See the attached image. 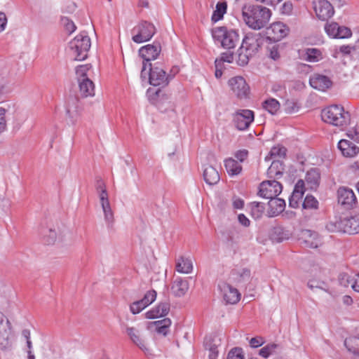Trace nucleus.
Returning a JSON list of instances; mask_svg holds the SVG:
<instances>
[{
  "instance_id": "obj_48",
  "label": "nucleus",
  "mask_w": 359,
  "mask_h": 359,
  "mask_svg": "<svg viewBox=\"0 0 359 359\" xmlns=\"http://www.w3.org/2000/svg\"><path fill=\"white\" fill-rule=\"evenodd\" d=\"M156 294V292L154 290H149L146 292L141 301H142V303L147 307L155 301Z\"/></svg>"
},
{
  "instance_id": "obj_46",
  "label": "nucleus",
  "mask_w": 359,
  "mask_h": 359,
  "mask_svg": "<svg viewBox=\"0 0 359 359\" xmlns=\"http://www.w3.org/2000/svg\"><path fill=\"white\" fill-rule=\"evenodd\" d=\"M90 69L89 65H79L76 69V74L77 77V81H81L82 79H88L87 72Z\"/></svg>"
},
{
  "instance_id": "obj_34",
  "label": "nucleus",
  "mask_w": 359,
  "mask_h": 359,
  "mask_svg": "<svg viewBox=\"0 0 359 359\" xmlns=\"http://www.w3.org/2000/svg\"><path fill=\"white\" fill-rule=\"evenodd\" d=\"M227 9V3L226 1L222 0L217 2L216 4L215 10L212 15V20L217 22L223 18L224 15L226 13Z\"/></svg>"
},
{
  "instance_id": "obj_1",
  "label": "nucleus",
  "mask_w": 359,
  "mask_h": 359,
  "mask_svg": "<svg viewBox=\"0 0 359 359\" xmlns=\"http://www.w3.org/2000/svg\"><path fill=\"white\" fill-rule=\"evenodd\" d=\"M242 19L254 30H259L267 25L272 15L271 11L264 6L246 3L241 8Z\"/></svg>"
},
{
  "instance_id": "obj_20",
  "label": "nucleus",
  "mask_w": 359,
  "mask_h": 359,
  "mask_svg": "<svg viewBox=\"0 0 359 359\" xmlns=\"http://www.w3.org/2000/svg\"><path fill=\"white\" fill-rule=\"evenodd\" d=\"M300 241L306 247L310 248H316L320 244L318 233L309 229L302 231Z\"/></svg>"
},
{
  "instance_id": "obj_36",
  "label": "nucleus",
  "mask_w": 359,
  "mask_h": 359,
  "mask_svg": "<svg viewBox=\"0 0 359 359\" xmlns=\"http://www.w3.org/2000/svg\"><path fill=\"white\" fill-rule=\"evenodd\" d=\"M283 164L279 161H273L267 170L269 178L278 177L283 175Z\"/></svg>"
},
{
  "instance_id": "obj_38",
  "label": "nucleus",
  "mask_w": 359,
  "mask_h": 359,
  "mask_svg": "<svg viewBox=\"0 0 359 359\" xmlns=\"http://www.w3.org/2000/svg\"><path fill=\"white\" fill-rule=\"evenodd\" d=\"M156 326V331L165 336L168 331V327L171 325V320L169 318H164L154 323Z\"/></svg>"
},
{
  "instance_id": "obj_64",
  "label": "nucleus",
  "mask_w": 359,
  "mask_h": 359,
  "mask_svg": "<svg viewBox=\"0 0 359 359\" xmlns=\"http://www.w3.org/2000/svg\"><path fill=\"white\" fill-rule=\"evenodd\" d=\"M244 206V201L238 197L233 198V207L235 209H242Z\"/></svg>"
},
{
  "instance_id": "obj_8",
  "label": "nucleus",
  "mask_w": 359,
  "mask_h": 359,
  "mask_svg": "<svg viewBox=\"0 0 359 359\" xmlns=\"http://www.w3.org/2000/svg\"><path fill=\"white\" fill-rule=\"evenodd\" d=\"M13 336L8 320L0 313V350L10 351L13 348Z\"/></svg>"
},
{
  "instance_id": "obj_24",
  "label": "nucleus",
  "mask_w": 359,
  "mask_h": 359,
  "mask_svg": "<svg viewBox=\"0 0 359 359\" xmlns=\"http://www.w3.org/2000/svg\"><path fill=\"white\" fill-rule=\"evenodd\" d=\"M79 86V93L81 97H87L95 95L94 83L89 79H82L78 81Z\"/></svg>"
},
{
  "instance_id": "obj_49",
  "label": "nucleus",
  "mask_w": 359,
  "mask_h": 359,
  "mask_svg": "<svg viewBox=\"0 0 359 359\" xmlns=\"http://www.w3.org/2000/svg\"><path fill=\"white\" fill-rule=\"evenodd\" d=\"M339 281L341 285L348 287L351 286L352 287L353 283V277L349 276L347 273H341L339 276Z\"/></svg>"
},
{
  "instance_id": "obj_37",
  "label": "nucleus",
  "mask_w": 359,
  "mask_h": 359,
  "mask_svg": "<svg viewBox=\"0 0 359 359\" xmlns=\"http://www.w3.org/2000/svg\"><path fill=\"white\" fill-rule=\"evenodd\" d=\"M43 241L47 245L55 243L57 238V232L52 228H43L41 230Z\"/></svg>"
},
{
  "instance_id": "obj_58",
  "label": "nucleus",
  "mask_w": 359,
  "mask_h": 359,
  "mask_svg": "<svg viewBox=\"0 0 359 359\" xmlns=\"http://www.w3.org/2000/svg\"><path fill=\"white\" fill-rule=\"evenodd\" d=\"M268 49L269 51V57L271 59L276 60L280 57L277 45H273L271 47H269Z\"/></svg>"
},
{
  "instance_id": "obj_16",
  "label": "nucleus",
  "mask_w": 359,
  "mask_h": 359,
  "mask_svg": "<svg viewBox=\"0 0 359 359\" xmlns=\"http://www.w3.org/2000/svg\"><path fill=\"white\" fill-rule=\"evenodd\" d=\"M126 332L133 344L138 346L145 354H149L150 351L146 346L144 339L142 338L140 331L134 327H126Z\"/></svg>"
},
{
  "instance_id": "obj_22",
  "label": "nucleus",
  "mask_w": 359,
  "mask_h": 359,
  "mask_svg": "<svg viewBox=\"0 0 359 359\" xmlns=\"http://www.w3.org/2000/svg\"><path fill=\"white\" fill-rule=\"evenodd\" d=\"M171 292L177 297H183L189 290V283L181 277H177L171 285Z\"/></svg>"
},
{
  "instance_id": "obj_52",
  "label": "nucleus",
  "mask_w": 359,
  "mask_h": 359,
  "mask_svg": "<svg viewBox=\"0 0 359 359\" xmlns=\"http://www.w3.org/2000/svg\"><path fill=\"white\" fill-rule=\"evenodd\" d=\"M144 308H146V306L142 303L141 299L134 302L130 306V310L133 314L140 313Z\"/></svg>"
},
{
  "instance_id": "obj_13",
  "label": "nucleus",
  "mask_w": 359,
  "mask_h": 359,
  "mask_svg": "<svg viewBox=\"0 0 359 359\" xmlns=\"http://www.w3.org/2000/svg\"><path fill=\"white\" fill-rule=\"evenodd\" d=\"M289 33V28L281 22H276L267 28L266 39L273 42L279 41Z\"/></svg>"
},
{
  "instance_id": "obj_43",
  "label": "nucleus",
  "mask_w": 359,
  "mask_h": 359,
  "mask_svg": "<svg viewBox=\"0 0 359 359\" xmlns=\"http://www.w3.org/2000/svg\"><path fill=\"white\" fill-rule=\"evenodd\" d=\"M357 338L349 337L345 339L344 345L349 352L353 353L355 355L359 356V348L358 347Z\"/></svg>"
},
{
  "instance_id": "obj_9",
  "label": "nucleus",
  "mask_w": 359,
  "mask_h": 359,
  "mask_svg": "<svg viewBox=\"0 0 359 359\" xmlns=\"http://www.w3.org/2000/svg\"><path fill=\"white\" fill-rule=\"evenodd\" d=\"M282 189L281 184L278 181L267 180L260 184L258 194L262 198L271 199L278 196L281 193Z\"/></svg>"
},
{
  "instance_id": "obj_3",
  "label": "nucleus",
  "mask_w": 359,
  "mask_h": 359,
  "mask_svg": "<svg viewBox=\"0 0 359 359\" xmlns=\"http://www.w3.org/2000/svg\"><path fill=\"white\" fill-rule=\"evenodd\" d=\"M322 120L335 126H344L349 123L351 115L343 107L337 104L330 105L321 111Z\"/></svg>"
},
{
  "instance_id": "obj_30",
  "label": "nucleus",
  "mask_w": 359,
  "mask_h": 359,
  "mask_svg": "<svg viewBox=\"0 0 359 359\" xmlns=\"http://www.w3.org/2000/svg\"><path fill=\"white\" fill-rule=\"evenodd\" d=\"M148 93L149 99L152 104H156L158 107H160L161 103L163 102L164 100H168L170 98V95L168 94L165 93L161 89H158L155 91L149 89Z\"/></svg>"
},
{
  "instance_id": "obj_59",
  "label": "nucleus",
  "mask_w": 359,
  "mask_h": 359,
  "mask_svg": "<svg viewBox=\"0 0 359 359\" xmlns=\"http://www.w3.org/2000/svg\"><path fill=\"white\" fill-rule=\"evenodd\" d=\"M97 194L99 195L101 205L109 203L107 189H102L100 192H97Z\"/></svg>"
},
{
  "instance_id": "obj_57",
  "label": "nucleus",
  "mask_w": 359,
  "mask_h": 359,
  "mask_svg": "<svg viewBox=\"0 0 359 359\" xmlns=\"http://www.w3.org/2000/svg\"><path fill=\"white\" fill-rule=\"evenodd\" d=\"M292 10L293 5L290 1L285 2L280 8L281 13L285 15H290L292 12Z\"/></svg>"
},
{
  "instance_id": "obj_5",
  "label": "nucleus",
  "mask_w": 359,
  "mask_h": 359,
  "mask_svg": "<svg viewBox=\"0 0 359 359\" xmlns=\"http://www.w3.org/2000/svg\"><path fill=\"white\" fill-rule=\"evenodd\" d=\"M358 219L355 215L350 217L336 219L334 221L329 222L326 229L330 232H341L348 234H356L359 233Z\"/></svg>"
},
{
  "instance_id": "obj_51",
  "label": "nucleus",
  "mask_w": 359,
  "mask_h": 359,
  "mask_svg": "<svg viewBox=\"0 0 359 359\" xmlns=\"http://www.w3.org/2000/svg\"><path fill=\"white\" fill-rule=\"evenodd\" d=\"M227 359H244L243 349L238 347L232 348L228 353Z\"/></svg>"
},
{
  "instance_id": "obj_63",
  "label": "nucleus",
  "mask_w": 359,
  "mask_h": 359,
  "mask_svg": "<svg viewBox=\"0 0 359 359\" xmlns=\"http://www.w3.org/2000/svg\"><path fill=\"white\" fill-rule=\"evenodd\" d=\"M264 343L262 337H253L250 341V344L252 348L261 346Z\"/></svg>"
},
{
  "instance_id": "obj_10",
  "label": "nucleus",
  "mask_w": 359,
  "mask_h": 359,
  "mask_svg": "<svg viewBox=\"0 0 359 359\" xmlns=\"http://www.w3.org/2000/svg\"><path fill=\"white\" fill-rule=\"evenodd\" d=\"M255 114L250 109H238L233 115V121L239 130L248 129L254 121Z\"/></svg>"
},
{
  "instance_id": "obj_35",
  "label": "nucleus",
  "mask_w": 359,
  "mask_h": 359,
  "mask_svg": "<svg viewBox=\"0 0 359 359\" xmlns=\"http://www.w3.org/2000/svg\"><path fill=\"white\" fill-rule=\"evenodd\" d=\"M205 347L209 351V359H217L218 356L217 344L215 343V339L206 337L205 339Z\"/></svg>"
},
{
  "instance_id": "obj_44",
  "label": "nucleus",
  "mask_w": 359,
  "mask_h": 359,
  "mask_svg": "<svg viewBox=\"0 0 359 359\" xmlns=\"http://www.w3.org/2000/svg\"><path fill=\"white\" fill-rule=\"evenodd\" d=\"M278 346L276 344H269L259 351V355L264 358H266L269 355L276 353V349L278 348Z\"/></svg>"
},
{
  "instance_id": "obj_56",
  "label": "nucleus",
  "mask_w": 359,
  "mask_h": 359,
  "mask_svg": "<svg viewBox=\"0 0 359 359\" xmlns=\"http://www.w3.org/2000/svg\"><path fill=\"white\" fill-rule=\"evenodd\" d=\"M223 62H226L231 63L234 59L233 52L228 50L226 52L222 53L219 58Z\"/></svg>"
},
{
  "instance_id": "obj_12",
  "label": "nucleus",
  "mask_w": 359,
  "mask_h": 359,
  "mask_svg": "<svg viewBox=\"0 0 359 359\" xmlns=\"http://www.w3.org/2000/svg\"><path fill=\"white\" fill-rule=\"evenodd\" d=\"M161 52V45L158 41H155L152 44H148L142 46L139 50V55L143 59V62L151 63V60L158 58Z\"/></svg>"
},
{
  "instance_id": "obj_40",
  "label": "nucleus",
  "mask_w": 359,
  "mask_h": 359,
  "mask_svg": "<svg viewBox=\"0 0 359 359\" xmlns=\"http://www.w3.org/2000/svg\"><path fill=\"white\" fill-rule=\"evenodd\" d=\"M101 206L104 212V220L107 224L108 228H112L114 224V214L111 210L110 203Z\"/></svg>"
},
{
  "instance_id": "obj_31",
  "label": "nucleus",
  "mask_w": 359,
  "mask_h": 359,
  "mask_svg": "<svg viewBox=\"0 0 359 359\" xmlns=\"http://www.w3.org/2000/svg\"><path fill=\"white\" fill-rule=\"evenodd\" d=\"M258 46L259 44L255 37L247 35L243 38L239 48H242L243 50L246 52L253 53L257 49Z\"/></svg>"
},
{
  "instance_id": "obj_39",
  "label": "nucleus",
  "mask_w": 359,
  "mask_h": 359,
  "mask_svg": "<svg viewBox=\"0 0 359 359\" xmlns=\"http://www.w3.org/2000/svg\"><path fill=\"white\" fill-rule=\"evenodd\" d=\"M263 107L271 114H275L280 109V104L274 98H270L263 102Z\"/></svg>"
},
{
  "instance_id": "obj_29",
  "label": "nucleus",
  "mask_w": 359,
  "mask_h": 359,
  "mask_svg": "<svg viewBox=\"0 0 359 359\" xmlns=\"http://www.w3.org/2000/svg\"><path fill=\"white\" fill-rule=\"evenodd\" d=\"M290 237L289 231L282 226H275L271 233V238L276 243H281L283 241L288 240Z\"/></svg>"
},
{
  "instance_id": "obj_53",
  "label": "nucleus",
  "mask_w": 359,
  "mask_h": 359,
  "mask_svg": "<svg viewBox=\"0 0 359 359\" xmlns=\"http://www.w3.org/2000/svg\"><path fill=\"white\" fill-rule=\"evenodd\" d=\"M6 109L0 107V134L6 130Z\"/></svg>"
},
{
  "instance_id": "obj_19",
  "label": "nucleus",
  "mask_w": 359,
  "mask_h": 359,
  "mask_svg": "<svg viewBox=\"0 0 359 359\" xmlns=\"http://www.w3.org/2000/svg\"><path fill=\"white\" fill-rule=\"evenodd\" d=\"M304 182L302 180H299L296 183L293 192L289 198V205L292 208L299 207V201L302 198L305 189Z\"/></svg>"
},
{
  "instance_id": "obj_11",
  "label": "nucleus",
  "mask_w": 359,
  "mask_h": 359,
  "mask_svg": "<svg viewBox=\"0 0 359 359\" xmlns=\"http://www.w3.org/2000/svg\"><path fill=\"white\" fill-rule=\"evenodd\" d=\"M313 7L317 18L320 20H327L334 13L332 5L327 0H313Z\"/></svg>"
},
{
  "instance_id": "obj_25",
  "label": "nucleus",
  "mask_w": 359,
  "mask_h": 359,
  "mask_svg": "<svg viewBox=\"0 0 359 359\" xmlns=\"http://www.w3.org/2000/svg\"><path fill=\"white\" fill-rule=\"evenodd\" d=\"M203 176L205 182L210 186L217 184L220 180L218 171L212 165L205 168Z\"/></svg>"
},
{
  "instance_id": "obj_2",
  "label": "nucleus",
  "mask_w": 359,
  "mask_h": 359,
  "mask_svg": "<svg viewBox=\"0 0 359 359\" xmlns=\"http://www.w3.org/2000/svg\"><path fill=\"white\" fill-rule=\"evenodd\" d=\"M140 76L142 79H146L148 77L151 85L162 88L167 86L173 78V76L168 74L162 67L156 64L152 65L151 63L147 65L145 62L142 63Z\"/></svg>"
},
{
  "instance_id": "obj_32",
  "label": "nucleus",
  "mask_w": 359,
  "mask_h": 359,
  "mask_svg": "<svg viewBox=\"0 0 359 359\" xmlns=\"http://www.w3.org/2000/svg\"><path fill=\"white\" fill-rule=\"evenodd\" d=\"M224 166L226 172L230 175H237L242 171L241 165L237 161L231 158L224 161Z\"/></svg>"
},
{
  "instance_id": "obj_61",
  "label": "nucleus",
  "mask_w": 359,
  "mask_h": 359,
  "mask_svg": "<svg viewBox=\"0 0 359 359\" xmlns=\"http://www.w3.org/2000/svg\"><path fill=\"white\" fill-rule=\"evenodd\" d=\"M248 156V151L246 149L239 150L235 154V157L240 161H244Z\"/></svg>"
},
{
  "instance_id": "obj_26",
  "label": "nucleus",
  "mask_w": 359,
  "mask_h": 359,
  "mask_svg": "<svg viewBox=\"0 0 359 359\" xmlns=\"http://www.w3.org/2000/svg\"><path fill=\"white\" fill-rule=\"evenodd\" d=\"M302 58L310 62H316L323 59V53L318 48H308L303 50Z\"/></svg>"
},
{
  "instance_id": "obj_17",
  "label": "nucleus",
  "mask_w": 359,
  "mask_h": 359,
  "mask_svg": "<svg viewBox=\"0 0 359 359\" xmlns=\"http://www.w3.org/2000/svg\"><path fill=\"white\" fill-rule=\"evenodd\" d=\"M309 83L312 88L321 91H325L332 85L329 77L318 74H316L310 78Z\"/></svg>"
},
{
  "instance_id": "obj_7",
  "label": "nucleus",
  "mask_w": 359,
  "mask_h": 359,
  "mask_svg": "<svg viewBox=\"0 0 359 359\" xmlns=\"http://www.w3.org/2000/svg\"><path fill=\"white\" fill-rule=\"evenodd\" d=\"M132 40L137 43L149 41L156 32L154 24L148 21H142L132 29Z\"/></svg>"
},
{
  "instance_id": "obj_50",
  "label": "nucleus",
  "mask_w": 359,
  "mask_h": 359,
  "mask_svg": "<svg viewBox=\"0 0 359 359\" xmlns=\"http://www.w3.org/2000/svg\"><path fill=\"white\" fill-rule=\"evenodd\" d=\"M61 23L65 27L66 31L69 34H72V32H74L76 28L73 21H72L67 17H62Z\"/></svg>"
},
{
  "instance_id": "obj_14",
  "label": "nucleus",
  "mask_w": 359,
  "mask_h": 359,
  "mask_svg": "<svg viewBox=\"0 0 359 359\" xmlns=\"http://www.w3.org/2000/svg\"><path fill=\"white\" fill-rule=\"evenodd\" d=\"M219 288L223 294V298L226 304H236L241 299L238 290L226 283H222Z\"/></svg>"
},
{
  "instance_id": "obj_62",
  "label": "nucleus",
  "mask_w": 359,
  "mask_h": 359,
  "mask_svg": "<svg viewBox=\"0 0 359 359\" xmlns=\"http://www.w3.org/2000/svg\"><path fill=\"white\" fill-rule=\"evenodd\" d=\"M238 222L245 227H248L250 225V219L244 214H239L238 215Z\"/></svg>"
},
{
  "instance_id": "obj_6",
  "label": "nucleus",
  "mask_w": 359,
  "mask_h": 359,
  "mask_svg": "<svg viewBox=\"0 0 359 359\" xmlns=\"http://www.w3.org/2000/svg\"><path fill=\"white\" fill-rule=\"evenodd\" d=\"M90 39L88 35L81 33L69 42L70 54L74 60H84L90 48Z\"/></svg>"
},
{
  "instance_id": "obj_18",
  "label": "nucleus",
  "mask_w": 359,
  "mask_h": 359,
  "mask_svg": "<svg viewBox=\"0 0 359 359\" xmlns=\"http://www.w3.org/2000/svg\"><path fill=\"white\" fill-rule=\"evenodd\" d=\"M337 147L342 155L347 158L355 157L359 154V147L347 140H341L338 142Z\"/></svg>"
},
{
  "instance_id": "obj_21",
  "label": "nucleus",
  "mask_w": 359,
  "mask_h": 359,
  "mask_svg": "<svg viewBox=\"0 0 359 359\" xmlns=\"http://www.w3.org/2000/svg\"><path fill=\"white\" fill-rule=\"evenodd\" d=\"M338 202L344 206L351 207L355 204L356 197L351 189L340 188L338 191Z\"/></svg>"
},
{
  "instance_id": "obj_33",
  "label": "nucleus",
  "mask_w": 359,
  "mask_h": 359,
  "mask_svg": "<svg viewBox=\"0 0 359 359\" xmlns=\"http://www.w3.org/2000/svg\"><path fill=\"white\" fill-rule=\"evenodd\" d=\"M193 269L192 262L188 258L180 257L176 263V270L182 273H189Z\"/></svg>"
},
{
  "instance_id": "obj_60",
  "label": "nucleus",
  "mask_w": 359,
  "mask_h": 359,
  "mask_svg": "<svg viewBox=\"0 0 359 359\" xmlns=\"http://www.w3.org/2000/svg\"><path fill=\"white\" fill-rule=\"evenodd\" d=\"M286 149L284 147H273L271 150V156H285L286 155Z\"/></svg>"
},
{
  "instance_id": "obj_15",
  "label": "nucleus",
  "mask_w": 359,
  "mask_h": 359,
  "mask_svg": "<svg viewBox=\"0 0 359 359\" xmlns=\"http://www.w3.org/2000/svg\"><path fill=\"white\" fill-rule=\"evenodd\" d=\"M229 83L231 86V90L238 97L243 98L246 97L249 91V87L243 77L236 76L231 78Z\"/></svg>"
},
{
  "instance_id": "obj_4",
  "label": "nucleus",
  "mask_w": 359,
  "mask_h": 359,
  "mask_svg": "<svg viewBox=\"0 0 359 359\" xmlns=\"http://www.w3.org/2000/svg\"><path fill=\"white\" fill-rule=\"evenodd\" d=\"M213 39L221 43L224 48L233 49L240 41L238 33L226 27H217L212 29Z\"/></svg>"
},
{
  "instance_id": "obj_23",
  "label": "nucleus",
  "mask_w": 359,
  "mask_h": 359,
  "mask_svg": "<svg viewBox=\"0 0 359 359\" xmlns=\"http://www.w3.org/2000/svg\"><path fill=\"white\" fill-rule=\"evenodd\" d=\"M170 311V303L161 302L155 308L147 311L145 316L148 319H154L166 316Z\"/></svg>"
},
{
  "instance_id": "obj_47",
  "label": "nucleus",
  "mask_w": 359,
  "mask_h": 359,
  "mask_svg": "<svg viewBox=\"0 0 359 359\" xmlns=\"http://www.w3.org/2000/svg\"><path fill=\"white\" fill-rule=\"evenodd\" d=\"M339 25L337 22L327 23L325 26V29L327 34L334 38H337L339 33Z\"/></svg>"
},
{
  "instance_id": "obj_55",
  "label": "nucleus",
  "mask_w": 359,
  "mask_h": 359,
  "mask_svg": "<svg viewBox=\"0 0 359 359\" xmlns=\"http://www.w3.org/2000/svg\"><path fill=\"white\" fill-rule=\"evenodd\" d=\"M337 38L344 39L351 36L352 32L351 29L346 27L339 26Z\"/></svg>"
},
{
  "instance_id": "obj_28",
  "label": "nucleus",
  "mask_w": 359,
  "mask_h": 359,
  "mask_svg": "<svg viewBox=\"0 0 359 359\" xmlns=\"http://www.w3.org/2000/svg\"><path fill=\"white\" fill-rule=\"evenodd\" d=\"M268 204L271 216H275L281 213L285 208V201L277 196L270 199Z\"/></svg>"
},
{
  "instance_id": "obj_42",
  "label": "nucleus",
  "mask_w": 359,
  "mask_h": 359,
  "mask_svg": "<svg viewBox=\"0 0 359 359\" xmlns=\"http://www.w3.org/2000/svg\"><path fill=\"white\" fill-rule=\"evenodd\" d=\"M302 207L304 210H317L318 208V201L314 196L307 195L302 203Z\"/></svg>"
},
{
  "instance_id": "obj_41",
  "label": "nucleus",
  "mask_w": 359,
  "mask_h": 359,
  "mask_svg": "<svg viewBox=\"0 0 359 359\" xmlns=\"http://www.w3.org/2000/svg\"><path fill=\"white\" fill-rule=\"evenodd\" d=\"M251 214L255 219H259L265 210L264 204L260 202H252L251 203Z\"/></svg>"
},
{
  "instance_id": "obj_27",
  "label": "nucleus",
  "mask_w": 359,
  "mask_h": 359,
  "mask_svg": "<svg viewBox=\"0 0 359 359\" xmlns=\"http://www.w3.org/2000/svg\"><path fill=\"white\" fill-rule=\"evenodd\" d=\"M320 172L318 169L312 168L306 175V182L311 189H316L319 185Z\"/></svg>"
},
{
  "instance_id": "obj_45",
  "label": "nucleus",
  "mask_w": 359,
  "mask_h": 359,
  "mask_svg": "<svg viewBox=\"0 0 359 359\" xmlns=\"http://www.w3.org/2000/svg\"><path fill=\"white\" fill-rule=\"evenodd\" d=\"M252 53L243 50L242 48L238 50V60L237 63L240 66H245L249 62V57Z\"/></svg>"
},
{
  "instance_id": "obj_54",
  "label": "nucleus",
  "mask_w": 359,
  "mask_h": 359,
  "mask_svg": "<svg viewBox=\"0 0 359 359\" xmlns=\"http://www.w3.org/2000/svg\"><path fill=\"white\" fill-rule=\"evenodd\" d=\"M237 274L239 276L240 282H247L250 279L251 272L247 268L242 269Z\"/></svg>"
}]
</instances>
